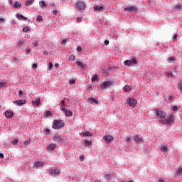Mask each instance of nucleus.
Wrapping results in <instances>:
<instances>
[{"label": "nucleus", "mask_w": 182, "mask_h": 182, "mask_svg": "<svg viewBox=\"0 0 182 182\" xmlns=\"http://www.w3.org/2000/svg\"><path fill=\"white\" fill-rule=\"evenodd\" d=\"M80 161H83L85 160V156L81 155V156H80Z\"/></svg>", "instance_id": "49530a36"}, {"label": "nucleus", "mask_w": 182, "mask_h": 182, "mask_svg": "<svg viewBox=\"0 0 182 182\" xmlns=\"http://www.w3.org/2000/svg\"><path fill=\"white\" fill-rule=\"evenodd\" d=\"M65 116L70 117V116H73V112H72V111H70V110H67L65 112Z\"/></svg>", "instance_id": "c85d7f7f"}, {"label": "nucleus", "mask_w": 182, "mask_h": 182, "mask_svg": "<svg viewBox=\"0 0 182 182\" xmlns=\"http://www.w3.org/2000/svg\"><path fill=\"white\" fill-rule=\"evenodd\" d=\"M16 18L18 19V21H28L27 17H25L21 14H16Z\"/></svg>", "instance_id": "a211bd4d"}, {"label": "nucleus", "mask_w": 182, "mask_h": 182, "mask_svg": "<svg viewBox=\"0 0 182 182\" xmlns=\"http://www.w3.org/2000/svg\"><path fill=\"white\" fill-rule=\"evenodd\" d=\"M124 11L129 14H132V12H139V8L136 6H128L124 9Z\"/></svg>", "instance_id": "7ed1b4c3"}, {"label": "nucleus", "mask_w": 182, "mask_h": 182, "mask_svg": "<svg viewBox=\"0 0 182 182\" xmlns=\"http://www.w3.org/2000/svg\"><path fill=\"white\" fill-rule=\"evenodd\" d=\"M155 113L158 119H166V117L167 116V113H166L164 111H160L159 109H156Z\"/></svg>", "instance_id": "20e7f679"}, {"label": "nucleus", "mask_w": 182, "mask_h": 182, "mask_svg": "<svg viewBox=\"0 0 182 182\" xmlns=\"http://www.w3.org/2000/svg\"><path fill=\"white\" fill-rule=\"evenodd\" d=\"M178 87L182 92V82L178 84Z\"/></svg>", "instance_id": "c03bdc74"}, {"label": "nucleus", "mask_w": 182, "mask_h": 182, "mask_svg": "<svg viewBox=\"0 0 182 182\" xmlns=\"http://www.w3.org/2000/svg\"><path fill=\"white\" fill-rule=\"evenodd\" d=\"M6 85V82H0V87H4Z\"/></svg>", "instance_id": "37998d69"}, {"label": "nucleus", "mask_w": 182, "mask_h": 182, "mask_svg": "<svg viewBox=\"0 0 182 182\" xmlns=\"http://www.w3.org/2000/svg\"><path fill=\"white\" fill-rule=\"evenodd\" d=\"M69 59L70 60H75V59H76V57L75 56V55H70Z\"/></svg>", "instance_id": "4c0bfd02"}, {"label": "nucleus", "mask_w": 182, "mask_h": 182, "mask_svg": "<svg viewBox=\"0 0 182 182\" xmlns=\"http://www.w3.org/2000/svg\"><path fill=\"white\" fill-rule=\"evenodd\" d=\"M5 116L6 119H11L14 117V112L12 111H6L5 112Z\"/></svg>", "instance_id": "2eb2a0df"}, {"label": "nucleus", "mask_w": 182, "mask_h": 182, "mask_svg": "<svg viewBox=\"0 0 182 182\" xmlns=\"http://www.w3.org/2000/svg\"><path fill=\"white\" fill-rule=\"evenodd\" d=\"M114 139V138L112 135H105L104 136V140H105V141H107L108 143H111Z\"/></svg>", "instance_id": "9b49d317"}, {"label": "nucleus", "mask_w": 182, "mask_h": 182, "mask_svg": "<svg viewBox=\"0 0 182 182\" xmlns=\"http://www.w3.org/2000/svg\"><path fill=\"white\" fill-rule=\"evenodd\" d=\"M34 1L35 0H28L27 1H26V5L27 6H31V5H32V4H33Z\"/></svg>", "instance_id": "bb28decb"}, {"label": "nucleus", "mask_w": 182, "mask_h": 182, "mask_svg": "<svg viewBox=\"0 0 182 182\" xmlns=\"http://www.w3.org/2000/svg\"><path fill=\"white\" fill-rule=\"evenodd\" d=\"M39 4L42 9H44V8H46V3H45V1H40Z\"/></svg>", "instance_id": "b1692460"}, {"label": "nucleus", "mask_w": 182, "mask_h": 182, "mask_svg": "<svg viewBox=\"0 0 182 182\" xmlns=\"http://www.w3.org/2000/svg\"><path fill=\"white\" fill-rule=\"evenodd\" d=\"M21 6H22V5H21L18 1H16L14 4V8H21Z\"/></svg>", "instance_id": "2f4dec72"}, {"label": "nucleus", "mask_w": 182, "mask_h": 182, "mask_svg": "<svg viewBox=\"0 0 182 182\" xmlns=\"http://www.w3.org/2000/svg\"><path fill=\"white\" fill-rule=\"evenodd\" d=\"M176 174L177 176H182V168L178 169Z\"/></svg>", "instance_id": "c9c22d12"}, {"label": "nucleus", "mask_w": 182, "mask_h": 182, "mask_svg": "<svg viewBox=\"0 0 182 182\" xmlns=\"http://www.w3.org/2000/svg\"><path fill=\"white\" fill-rule=\"evenodd\" d=\"M43 55H48V51H44Z\"/></svg>", "instance_id": "774afa93"}, {"label": "nucleus", "mask_w": 182, "mask_h": 182, "mask_svg": "<svg viewBox=\"0 0 182 182\" xmlns=\"http://www.w3.org/2000/svg\"><path fill=\"white\" fill-rule=\"evenodd\" d=\"M70 85H75V83H76V80H70L69 81Z\"/></svg>", "instance_id": "79ce46f5"}, {"label": "nucleus", "mask_w": 182, "mask_h": 182, "mask_svg": "<svg viewBox=\"0 0 182 182\" xmlns=\"http://www.w3.org/2000/svg\"><path fill=\"white\" fill-rule=\"evenodd\" d=\"M134 141L136 143H142L143 138L140 137L139 135H135L134 136Z\"/></svg>", "instance_id": "f8f14e48"}, {"label": "nucleus", "mask_w": 182, "mask_h": 182, "mask_svg": "<svg viewBox=\"0 0 182 182\" xmlns=\"http://www.w3.org/2000/svg\"><path fill=\"white\" fill-rule=\"evenodd\" d=\"M112 85H113L112 81H105L102 83V85H101V87L102 89H107V87H110Z\"/></svg>", "instance_id": "6e6552de"}, {"label": "nucleus", "mask_w": 182, "mask_h": 182, "mask_svg": "<svg viewBox=\"0 0 182 182\" xmlns=\"http://www.w3.org/2000/svg\"><path fill=\"white\" fill-rule=\"evenodd\" d=\"M88 102H90V103H94L95 105H99V101L93 97L89 98Z\"/></svg>", "instance_id": "aec40b11"}, {"label": "nucleus", "mask_w": 182, "mask_h": 182, "mask_svg": "<svg viewBox=\"0 0 182 182\" xmlns=\"http://www.w3.org/2000/svg\"><path fill=\"white\" fill-rule=\"evenodd\" d=\"M48 116H52V112H50L49 110H47L44 114V117H48Z\"/></svg>", "instance_id": "c756f323"}, {"label": "nucleus", "mask_w": 182, "mask_h": 182, "mask_svg": "<svg viewBox=\"0 0 182 182\" xmlns=\"http://www.w3.org/2000/svg\"><path fill=\"white\" fill-rule=\"evenodd\" d=\"M33 105H36L37 106H41V98H37L31 102Z\"/></svg>", "instance_id": "6ab92c4d"}, {"label": "nucleus", "mask_w": 182, "mask_h": 182, "mask_svg": "<svg viewBox=\"0 0 182 182\" xmlns=\"http://www.w3.org/2000/svg\"><path fill=\"white\" fill-rule=\"evenodd\" d=\"M127 105L131 106L132 107H134L136 105H137V100L134 98H128L127 100Z\"/></svg>", "instance_id": "39448f33"}, {"label": "nucleus", "mask_w": 182, "mask_h": 182, "mask_svg": "<svg viewBox=\"0 0 182 182\" xmlns=\"http://www.w3.org/2000/svg\"><path fill=\"white\" fill-rule=\"evenodd\" d=\"M167 76H169L170 77H173V73H166Z\"/></svg>", "instance_id": "de8ad7c7"}, {"label": "nucleus", "mask_w": 182, "mask_h": 182, "mask_svg": "<svg viewBox=\"0 0 182 182\" xmlns=\"http://www.w3.org/2000/svg\"><path fill=\"white\" fill-rule=\"evenodd\" d=\"M23 45V40H20L19 41V46H22Z\"/></svg>", "instance_id": "864d4df0"}, {"label": "nucleus", "mask_w": 182, "mask_h": 182, "mask_svg": "<svg viewBox=\"0 0 182 182\" xmlns=\"http://www.w3.org/2000/svg\"><path fill=\"white\" fill-rule=\"evenodd\" d=\"M35 166L36 168H39L41 167H43V166H45V163L42 161H36L35 162Z\"/></svg>", "instance_id": "dca6fc26"}, {"label": "nucleus", "mask_w": 182, "mask_h": 182, "mask_svg": "<svg viewBox=\"0 0 182 182\" xmlns=\"http://www.w3.org/2000/svg\"><path fill=\"white\" fill-rule=\"evenodd\" d=\"M168 63H176V58L173 56H171L168 60Z\"/></svg>", "instance_id": "4be33fe9"}, {"label": "nucleus", "mask_w": 182, "mask_h": 182, "mask_svg": "<svg viewBox=\"0 0 182 182\" xmlns=\"http://www.w3.org/2000/svg\"><path fill=\"white\" fill-rule=\"evenodd\" d=\"M125 141L126 143H130L132 142V139H130V137L128 136L125 139Z\"/></svg>", "instance_id": "a19ab883"}, {"label": "nucleus", "mask_w": 182, "mask_h": 182, "mask_svg": "<svg viewBox=\"0 0 182 182\" xmlns=\"http://www.w3.org/2000/svg\"><path fill=\"white\" fill-rule=\"evenodd\" d=\"M56 149V144H49L47 146V150L48 151H52Z\"/></svg>", "instance_id": "ddd939ff"}, {"label": "nucleus", "mask_w": 182, "mask_h": 182, "mask_svg": "<svg viewBox=\"0 0 182 182\" xmlns=\"http://www.w3.org/2000/svg\"><path fill=\"white\" fill-rule=\"evenodd\" d=\"M16 106H22L26 103V100H18L14 102Z\"/></svg>", "instance_id": "9d476101"}, {"label": "nucleus", "mask_w": 182, "mask_h": 182, "mask_svg": "<svg viewBox=\"0 0 182 182\" xmlns=\"http://www.w3.org/2000/svg\"><path fill=\"white\" fill-rule=\"evenodd\" d=\"M61 110H62V112H63V113H66V112L68 111V109H65V108H61Z\"/></svg>", "instance_id": "5fc2aeb1"}, {"label": "nucleus", "mask_w": 182, "mask_h": 182, "mask_svg": "<svg viewBox=\"0 0 182 182\" xmlns=\"http://www.w3.org/2000/svg\"><path fill=\"white\" fill-rule=\"evenodd\" d=\"M177 37H178L177 34H175L173 38V42H176V41H177Z\"/></svg>", "instance_id": "a18cd8bd"}, {"label": "nucleus", "mask_w": 182, "mask_h": 182, "mask_svg": "<svg viewBox=\"0 0 182 182\" xmlns=\"http://www.w3.org/2000/svg\"><path fill=\"white\" fill-rule=\"evenodd\" d=\"M0 22H5V19L0 18Z\"/></svg>", "instance_id": "e2e57ef3"}, {"label": "nucleus", "mask_w": 182, "mask_h": 182, "mask_svg": "<svg viewBox=\"0 0 182 182\" xmlns=\"http://www.w3.org/2000/svg\"><path fill=\"white\" fill-rule=\"evenodd\" d=\"M12 144H14V146H16L18 144V139H15L13 141H11Z\"/></svg>", "instance_id": "e433bc0d"}, {"label": "nucleus", "mask_w": 182, "mask_h": 182, "mask_svg": "<svg viewBox=\"0 0 182 182\" xmlns=\"http://www.w3.org/2000/svg\"><path fill=\"white\" fill-rule=\"evenodd\" d=\"M77 22H82V18L78 17V18H77Z\"/></svg>", "instance_id": "13d9d810"}, {"label": "nucleus", "mask_w": 182, "mask_h": 182, "mask_svg": "<svg viewBox=\"0 0 182 182\" xmlns=\"http://www.w3.org/2000/svg\"><path fill=\"white\" fill-rule=\"evenodd\" d=\"M97 80H99V77H98L97 75H95L91 78L92 82H97Z\"/></svg>", "instance_id": "393cba45"}, {"label": "nucleus", "mask_w": 182, "mask_h": 182, "mask_svg": "<svg viewBox=\"0 0 182 182\" xmlns=\"http://www.w3.org/2000/svg\"><path fill=\"white\" fill-rule=\"evenodd\" d=\"M48 67H49V69H52V68H53V64H52V63H50Z\"/></svg>", "instance_id": "6e6d98bb"}, {"label": "nucleus", "mask_w": 182, "mask_h": 182, "mask_svg": "<svg viewBox=\"0 0 182 182\" xmlns=\"http://www.w3.org/2000/svg\"><path fill=\"white\" fill-rule=\"evenodd\" d=\"M94 9L95 11H103L104 7L103 6H100L99 7L97 6H95Z\"/></svg>", "instance_id": "a878e982"}, {"label": "nucleus", "mask_w": 182, "mask_h": 182, "mask_svg": "<svg viewBox=\"0 0 182 182\" xmlns=\"http://www.w3.org/2000/svg\"><path fill=\"white\" fill-rule=\"evenodd\" d=\"M49 171L51 176H59V174L60 173V169L58 168H55L53 170L50 169Z\"/></svg>", "instance_id": "1a4fd4ad"}, {"label": "nucleus", "mask_w": 182, "mask_h": 182, "mask_svg": "<svg viewBox=\"0 0 182 182\" xmlns=\"http://www.w3.org/2000/svg\"><path fill=\"white\" fill-rule=\"evenodd\" d=\"M85 8H86V4H85V2L83 1H78L77 3V11H78V12H80L81 11H83V9H85Z\"/></svg>", "instance_id": "423d86ee"}, {"label": "nucleus", "mask_w": 182, "mask_h": 182, "mask_svg": "<svg viewBox=\"0 0 182 182\" xmlns=\"http://www.w3.org/2000/svg\"><path fill=\"white\" fill-rule=\"evenodd\" d=\"M22 95H23V92L22 90L18 91V96L21 97Z\"/></svg>", "instance_id": "603ef678"}, {"label": "nucleus", "mask_w": 182, "mask_h": 182, "mask_svg": "<svg viewBox=\"0 0 182 182\" xmlns=\"http://www.w3.org/2000/svg\"><path fill=\"white\" fill-rule=\"evenodd\" d=\"M168 99H169V100H173V96L170 95Z\"/></svg>", "instance_id": "69168bd1"}, {"label": "nucleus", "mask_w": 182, "mask_h": 182, "mask_svg": "<svg viewBox=\"0 0 182 182\" xmlns=\"http://www.w3.org/2000/svg\"><path fill=\"white\" fill-rule=\"evenodd\" d=\"M29 31H31L30 26H26L23 28V32H29Z\"/></svg>", "instance_id": "473e14b6"}, {"label": "nucleus", "mask_w": 182, "mask_h": 182, "mask_svg": "<svg viewBox=\"0 0 182 182\" xmlns=\"http://www.w3.org/2000/svg\"><path fill=\"white\" fill-rule=\"evenodd\" d=\"M26 50L28 55H29V52H31V49H29V48H26Z\"/></svg>", "instance_id": "bf43d9fd"}, {"label": "nucleus", "mask_w": 182, "mask_h": 182, "mask_svg": "<svg viewBox=\"0 0 182 182\" xmlns=\"http://www.w3.org/2000/svg\"><path fill=\"white\" fill-rule=\"evenodd\" d=\"M62 43H66V39L63 40Z\"/></svg>", "instance_id": "338daca9"}, {"label": "nucleus", "mask_w": 182, "mask_h": 182, "mask_svg": "<svg viewBox=\"0 0 182 182\" xmlns=\"http://www.w3.org/2000/svg\"><path fill=\"white\" fill-rule=\"evenodd\" d=\"M53 15H58V11H57V10H53Z\"/></svg>", "instance_id": "4d7b16f0"}, {"label": "nucleus", "mask_w": 182, "mask_h": 182, "mask_svg": "<svg viewBox=\"0 0 182 182\" xmlns=\"http://www.w3.org/2000/svg\"><path fill=\"white\" fill-rule=\"evenodd\" d=\"M65 100H62L60 102V104L63 105V106H65Z\"/></svg>", "instance_id": "680f3d73"}, {"label": "nucleus", "mask_w": 182, "mask_h": 182, "mask_svg": "<svg viewBox=\"0 0 182 182\" xmlns=\"http://www.w3.org/2000/svg\"><path fill=\"white\" fill-rule=\"evenodd\" d=\"M178 109V107L177 106L173 107V110H174V112H177Z\"/></svg>", "instance_id": "09e8293b"}, {"label": "nucleus", "mask_w": 182, "mask_h": 182, "mask_svg": "<svg viewBox=\"0 0 182 182\" xmlns=\"http://www.w3.org/2000/svg\"><path fill=\"white\" fill-rule=\"evenodd\" d=\"M83 136H92V134L89 132H85L82 134Z\"/></svg>", "instance_id": "ea45409f"}, {"label": "nucleus", "mask_w": 182, "mask_h": 182, "mask_svg": "<svg viewBox=\"0 0 182 182\" xmlns=\"http://www.w3.org/2000/svg\"><path fill=\"white\" fill-rule=\"evenodd\" d=\"M77 52H82V47H80V46L77 47Z\"/></svg>", "instance_id": "8fccbe9b"}, {"label": "nucleus", "mask_w": 182, "mask_h": 182, "mask_svg": "<svg viewBox=\"0 0 182 182\" xmlns=\"http://www.w3.org/2000/svg\"><path fill=\"white\" fill-rule=\"evenodd\" d=\"M137 60L136 58H132L131 60H127L124 62L125 66H132V65H136Z\"/></svg>", "instance_id": "0eeeda50"}, {"label": "nucleus", "mask_w": 182, "mask_h": 182, "mask_svg": "<svg viewBox=\"0 0 182 182\" xmlns=\"http://www.w3.org/2000/svg\"><path fill=\"white\" fill-rule=\"evenodd\" d=\"M92 144V141H90L89 140L86 139L85 141V146H86V147H87V146H90V144Z\"/></svg>", "instance_id": "f704fd0d"}, {"label": "nucleus", "mask_w": 182, "mask_h": 182, "mask_svg": "<svg viewBox=\"0 0 182 182\" xmlns=\"http://www.w3.org/2000/svg\"><path fill=\"white\" fill-rule=\"evenodd\" d=\"M29 144H31V141H29V140H25L24 141V145L25 146H29Z\"/></svg>", "instance_id": "58836bf2"}, {"label": "nucleus", "mask_w": 182, "mask_h": 182, "mask_svg": "<svg viewBox=\"0 0 182 182\" xmlns=\"http://www.w3.org/2000/svg\"><path fill=\"white\" fill-rule=\"evenodd\" d=\"M76 65H77V66H79L80 68V69H83L85 68V64H83V63H82L80 61H77Z\"/></svg>", "instance_id": "412c9836"}, {"label": "nucleus", "mask_w": 182, "mask_h": 182, "mask_svg": "<svg viewBox=\"0 0 182 182\" xmlns=\"http://www.w3.org/2000/svg\"><path fill=\"white\" fill-rule=\"evenodd\" d=\"M105 45H106V46L109 45V41L108 40H106L105 41Z\"/></svg>", "instance_id": "052dcab7"}, {"label": "nucleus", "mask_w": 182, "mask_h": 182, "mask_svg": "<svg viewBox=\"0 0 182 182\" xmlns=\"http://www.w3.org/2000/svg\"><path fill=\"white\" fill-rule=\"evenodd\" d=\"M53 141H58V143H62V141H63V139H62V137L60 136L56 135L54 136Z\"/></svg>", "instance_id": "f3484780"}, {"label": "nucleus", "mask_w": 182, "mask_h": 182, "mask_svg": "<svg viewBox=\"0 0 182 182\" xmlns=\"http://www.w3.org/2000/svg\"><path fill=\"white\" fill-rule=\"evenodd\" d=\"M36 21H38V22H42L43 21V18L42 17V16L38 15L36 17Z\"/></svg>", "instance_id": "7c9ffc66"}, {"label": "nucleus", "mask_w": 182, "mask_h": 182, "mask_svg": "<svg viewBox=\"0 0 182 182\" xmlns=\"http://www.w3.org/2000/svg\"><path fill=\"white\" fill-rule=\"evenodd\" d=\"M174 122V117L173 114H170L169 117L164 120H159V123L161 124H168V126H171V123Z\"/></svg>", "instance_id": "f03ea898"}, {"label": "nucleus", "mask_w": 182, "mask_h": 182, "mask_svg": "<svg viewBox=\"0 0 182 182\" xmlns=\"http://www.w3.org/2000/svg\"><path fill=\"white\" fill-rule=\"evenodd\" d=\"M167 150H168V148L167 147V146H161V151H162L163 153H166Z\"/></svg>", "instance_id": "5701e85b"}, {"label": "nucleus", "mask_w": 182, "mask_h": 182, "mask_svg": "<svg viewBox=\"0 0 182 182\" xmlns=\"http://www.w3.org/2000/svg\"><path fill=\"white\" fill-rule=\"evenodd\" d=\"M0 159H4V154H0Z\"/></svg>", "instance_id": "0e129e2a"}, {"label": "nucleus", "mask_w": 182, "mask_h": 182, "mask_svg": "<svg viewBox=\"0 0 182 182\" xmlns=\"http://www.w3.org/2000/svg\"><path fill=\"white\" fill-rule=\"evenodd\" d=\"M104 176H105V179L109 181L110 180V178H112V177H113V173H109V172H105Z\"/></svg>", "instance_id": "4468645a"}, {"label": "nucleus", "mask_w": 182, "mask_h": 182, "mask_svg": "<svg viewBox=\"0 0 182 182\" xmlns=\"http://www.w3.org/2000/svg\"><path fill=\"white\" fill-rule=\"evenodd\" d=\"M182 5H175V11H180L181 9Z\"/></svg>", "instance_id": "72a5a7b5"}, {"label": "nucleus", "mask_w": 182, "mask_h": 182, "mask_svg": "<svg viewBox=\"0 0 182 182\" xmlns=\"http://www.w3.org/2000/svg\"><path fill=\"white\" fill-rule=\"evenodd\" d=\"M63 126H65V123H63L62 120H55L53 125V129L55 130H60V129H62Z\"/></svg>", "instance_id": "f257e3e1"}, {"label": "nucleus", "mask_w": 182, "mask_h": 182, "mask_svg": "<svg viewBox=\"0 0 182 182\" xmlns=\"http://www.w3.org/2000/svg\"><path fill=\"white\" fill-rule=\"evenodd\" d=\"M124 90L126 92H130L132 90V87H130V85H125L124 87Z\"/></svg>", "instance_id": "cd10ccee"}, {"label": "nucleus", "mask_w": 182, "mask_h": 182, "mask_svg": "<svg viewBox=\"0 0 182 182\" xmlns=\"http://www.w3.org/2000/svg\"><path fill=\"white\" fill-rule=\"evenodd\" d=\"M32 68L33 69H36L38 68V64H33Z\"/></svg>", "instance_id": "3c124183"}]
</instances>
